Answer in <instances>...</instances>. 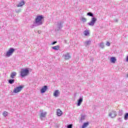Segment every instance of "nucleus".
<instances>
[{
  "label": "nucleus",
  "instance_id": "f257e3e1",
  "mask_svg": "<svg viewBox=\"0 0 128 128\" xmlns=\"http://www.w3.org/2000/svg\"><path fill=\"white\" fill-rule=\"evenodd\" d=\"M30 74V70L28 68H22L20 70V76L21 78H24L26 76Z\"/></svg>",
  "mask_w": 128,
  "mask_h": 128
},
{
  "label": "nucleus",
  "instance_id": "f03ea898",
  "mask_svg": "<svg viewBox=\"0 0 128 128\" xmlns=\"http://www.w3.org/2000/svg\"><path fill=\"white\" fill-rule=\"evenodd\" d=\"M42 20H44V16H42V15L38 16L35 20V22L38 24V26H40V24H42Z\"/></svg>",
  "mask_w": 128,
  "mask_h": 128
},
{
  "label": "nucleus",
  "instance_id": "7ed1b4c3",
  "mask_svg": "<svg viewBox=\"0 0 128 128\" xmlns=\"http://www.w3.org/2000/svg\"><path fill=\"white\" fill-rule=\"evenodd\" d=\"M16 50V49L14 48H10L8 51L6 52V56H7V58H10L12 54Z\"/></svg>",
  "mask_w": 128,
  "mask_h": 128
},
{
  "label": "nucleus",
  "instance_id": "20e7f679",
  "mask_svg": "<svg viewBox=\"0 0 128 128\" xmlns=\"http://www.w3.org/2000/svg\"><path fill=\"white\" fill-rule=\"evenodd\" d=\"M24 88V86H19L16 87L14 88L13 92L14 94H18V92H20Z\"/></svg>",
  "mask_w": 128,
  "mask_h": 128
},
{
  "label": "nucleus",
  "instance_id": "39448f33",
  "mask_svg": "<svg viewBox=\"0 0 128 128\" xmlns=\"http://www.w3.org/2000/svg\"><path fill=\"white\" fill-rule=\"evenodd\" d=\"M109 116L112 118H114L116 116V112L113 110L109 114Z\"/></svg>",
  "mask_w": 128,
  "mask_h": 128
},
{
  "label": "nucleus",
  "instance_id": "423d86ee",
  "mask_svg": "<svg viewBox=\"0 0 128 128\" xmlns=\"http://www.w3.org/2000/svg\"><path fill=\"white\" fill-rule=\"evenodd\" d=\"M82 102H84V97L82 96H80V98L78 100L77 106H80L82 104Z\"/></svg>",
  "mask_w": 128,
  "mask_h": 128
},
{
  "label": "nucleus",
  "instance_id": "0eeeda50",
  "mask_svg": "<svg viewBox=\"0 0 128 128\" xmlns=\"http://www.w3.org/2000/svg\"><path fill=\"white\" fill-rule=\"evenodd\" d=\"M46 112H42L40 115V120H42L44 118H46Z\"/></svg>",
  "mask_w": 128,
  "mask_h": 128
},
{
  "label": "nucleus",
  "instance_id": "6e6552de",
  "mask_svg": "<svg viewBox=\"0 0 128 128\" xmlns=\"http://www.w3.org/2000/svg\"><path fill=\"white\" fill-rule=\"evenodd\" d=\"M48 90V86H44L41 89H40V92L41 94H44Z\"/></svg>",
  "mask_w": 128,
  "mask_h": 128
},
{
  "label": "nucleus",
  "instance_id": "1a4fd4ad",
  "mask_svg": "<svg viewBox=\"0 0 128 128\" xmlns=\"http://www.w3.org/2000/svg\"><path fill=\"white\" fill-rule=\"evenodd\" d=\"M96 21V18H92L91 22L88 23L89 26H94Z\"/></svg>",
  "mask_w": 128,
  "mask_h": 128
},
{
  "label": "nucleus",
  "instance_id": "9d476101",
  "mask_svg": "<svg viewBox=\"0 0 128 128\" xmlns=\"http://www.w3.org/2000/svg\"><path fill=\"white\" fill-rule=\"evenodd\" d=\"M110 62L112 64H116V57H111L110 58Z\"/></svg>",
  "mask_w": 128,
  "mask_h": 128
},
{
  "label": "nucleus",
  "instance_id": "9b49d317",
  "mask_svg": "<svg viewBox=\"0 0 128 128\" xmlns=\"http://www.w3.org/2000/svg\"><path fill=\"white\" fill-rule=\"evenodd\" d=\"M16 76V72H13L11 73L10 77L11 78H14Z\"/></svg>",
  "mask_w": 128,
  "mask_h": 128
},
{
  "label": "nucleus",
  "instance_id": "f8f14e48",
  "mask_svg": "<svg viewBox=\"0 0 128 128\" xmlns=\"http://www.w3.org/2000/svg\"><path fill=\"white\" fill-rule=\"evenodd\" d=\"M54 96L56 98H58V96H60V92L58 91V90H55V92L54 93Z\"/></svg>",
  "mask_w": 128,
  "mask_h": 128
},
{
  "label": "nucleus",
  "instance_id": "ddd939ff",
  "mask_svg": "<svg viewBox=\"0 0 128 128\" xmlns=\"http://www.w3.org/2000/svg\"><path fill=\"white\" fill-rule=\"evenodd\" d=\"M64 56L65 60H70V58H71L70 56V53H67Z\"/></svg>",
  "mask_w": 128,
  "mask_h": 128
},
{
  "label": "nucleus",
  "instance_id": "4468645a",
  "mask_svg": "<svg viewBox=\"0 0 128 128\" xmlns=\"http://www.w3.org/2000/svg\"><path fill=\"white\" fill-rule=\"evenodd\" d=\"M62 114V112L60 110L58 109L57 110V116H61Z\"/></svg>",
  "mask_w": 128,
  "mask_h": 128
},
{
  "label": "nucleus",
  "instance_id": "2eb2a0df",
  "mask_svg": "<svg viewBox=\"0 0 128 128\" xmlns=\"http://www.w3.org/2000/svg\"><path fill=\"white\" fill-rule=\"evenodd\" d=\"M84 46H90V44H92V40H89L86 41L84 42Z\"/></svg>",
  "mask_w": 128,
  "mask_h": 128
},
{
  "label": "nucleus",
  "instance_id": "dca6fc26",
  "mask_svg": "<svg viewBox=\"0 0 128 128\" xmlns=\"http://www.w3.org/2000/svg\"><path fill=\"white\" fill-rule=\"evenodd\" d=\"M60 46L58 45L56 46H54L52 47V50H60Z\"/></svg>",
  "mask_w": 128,
  "mask_h": 128
},
{
  "label": "nucleus",
  "instance_id": "f3484780",
  "mask_svg": "<svg viewBox=\"0 0 128 128\" xmlns=\"http://www.w3.org/2000/svg\"><path fill=\"white\" fill-rule=\"evenodd\" d=\"M25 3H24V1H22L21 2H20L18 4L17 6L18 8H20V6H24Z\"/></svg>",
  "mask_w": 128,
  "mask_h": 128
},
{
  "label": "nucleus",
  "instance_id": "a211bd4d",
  "mask_svg": "<svg viewBox=\"0 0 128 128\" xmlns=\"http://www.w3.org/2000/svg\"><path fill=\"white\" fill-rule=\"evenodd\" d=\"M88 124H90V122H84L82 126V128H86V126H88Z\"/></svg>",
  "mask_w": 128,
  "mask_h": 128
},
{
  "label": "nucleus",
  "instance_id": "6ab92c4d",
  "mask_svg": "<svg viewBox=\"0 0 128 128\" xmlns=\"http://www.w3.org/2000/svg\"><path fill=\"white\" fill-rule=\"evenodd\" d=\"M15 82L14 79H10L8 80V84H14Z\"/></svg>",
  "mask_w": 128,
  "mask_h": 128
},
{
  "label": "nucleus",
  "instance_id": "aec40b11",
  "mask_svg": "<svg viewBox=\"0 0 128 128\" xmlns=\"http://www.w3.org/2000/svg\"><path fill=\"white\" fill-rule=\"evenodd\" d=\"M99 46L101 48H104V42H100L99 44Z\"/></svg>",
  "mask_w": 128,
  "mask_h": 128
},
{
  "label": "nucleus",
  "instance_id": "412c9836",
  "mask_svg": "<svg viewBox=\"0 0 128 128\" xmlns=\"http://www.w3.org/2000/svg\"><path fill=\"white\" fill-rule=\"evenodd\" d=\"M124 120H128V112L126 113L124 116Z\"/></svg>",
  "mask_w": 128,
  "mask_h": 128
},
{
  "label": "nucleus",
  "instance_id": "4be33fe9",
  "mask_svg": "<svg viewBox=\"0 0 128 128\" xmlns=\"http://www.w3.org/2000/svg\"><path fill=\"white\" fill-rule=\"evenodd\" d=\"M124 114V112L122 110H120L118 112V116H122Z\"/></svg>",
  "mask_w": 128,
  "mask_h": 128
},
{
  "label": "nucleus",
  "instance_id": "5701e85b",
  "mask_svg": "<svg viewBox=\"0 0 128 128\" xmlns=\"http://www.w3.org/2000/svg\"><path fill=\"white\" fill-rule=\"evenodd\" d=\"M87 16H94V14L90 12H89L87 14Z\"/></svg>",
  "mask_w": 128,
  "mask_h": 128
},
{
  "label": "nucleus",
  "instance_id": "b1692460",
  "mask_svg": "<svg viewBox=\"0 0 128 128\" xmlns=\"http://www.w3.org/2000/svg\"><path fill=\"white\" fill-rule=\"evenodd\" d=\"M85 118H86L85 116H84V115L81 116V118H80L81 120H84Z\"/></svg>",
  "mask_w": 128,
  "mask_h": 128
},
{
  "label": "nucleus",
  "instance_id": "393cba45",
  "mask_svg": "<svg viewBox=\"0 0 128 128\" xmlns=\"http://www.w3.org/2000/svg\"><path fill=\"white\" fill-rule=\"evenodd\" d=\"M67 128H72V124H69L67 125Z\"/></svg>",
  "mask_w": 128,
  "mask_h": 128
},
{
  "label": "nucleus",
  "instance_id": "a878e982",
  "mask_svg": "<svg viewBox=\"0 0 128 128\" xmlns=\"http://www.w3.org/2000/svg\"><path fill=\"white\" fill-rule=\"evenodd\" d=\"M84 36H90V32H84Z\"/></svg>",
  "mask_w": 128,
  "mask_h": 128
},
{
  "label": "nucleus",
  "instance_id": "bb28decb",
  "mask_svg": "<svg viewBox=\"0 0 128 128\" xmlns=\"http://www.w3.org/2000/svg\"><path fill=\"white\" fill-rule=\"evenodd\" d=\"M3 116H8V112H4L3 113Z\"/></svg>",
  "mask_w": 128,
  "mask_h": 128
},
{
  "label": "nucleus",
  "instance_id": "cd10ccee",
  "mask_svg": "<svg viewBox=\"0 0 128 128\" xmlns=\"http://www.w3.org/2000/svg\"><path fill=\"white\" fill-rule=\"evenodd\" d=\"M118 122H122V118H118Z\"/></svg>",
  "mask_w": 128,
  "mask_h": 128
},
{
  "label": "nucleus",
  "instance_id": "c85d7f7f",
  "mask_svg": "<svg viewBox=\"0 0 128 128\" xmlns=\"http://www.w3.org/2000/svg\"><path fill=\"white\" fill-rule=\"evenodd\" d=\"M82 20L84 22H86V18H82Z\"/></svg>",
  "mask_w": 128,
  "mask_h": 128
},
{
  "label": "nucleus",
  "instance_id": "c756f323",
  "mask_svg": "<svg viewBox=\"0 0 128 128\" xmlns=\"http://www.w3.org/2000/svg\"><path fill=\"white\" fill-rule=\"evenodd\" d=\"M106 46H110V42H108L106 43Z\"/></svg>",
  "mask_w": 128,
  "mask_h": 128
},
{
  "label": "nucleus",
  "instance_id": "7c9ffc66",
  "mask_svg": "<svg viewBox=\"0 0 128 128\" xmlns=\"http://www.w3.org/2000/svg\"><path fill=\"white\" fill-rule=\"evenodd\" d=\"M56 42H58L55 41V42H53L51 44H52V46H54V44H56Z\"/></svg>",
  "mask_w": 128,
  "mask_h": 128
},
{
  "label": "nucleus",
  "instance_id": "2f4dec72",
  "mask_svg": "<svg viewBox=\"0 0 128 128\" xmlns=\"http://www.w3.org/2000/svg\"><path fill=\"white\" fill-rule=\"evenodd\" d=\"M84 32H88L84 31Z\"/></svg>",
  "mask_w": 128,
  "mask_h": 128
},
{
  "label": "nucleus",
  "instance_id": "473e14b6",
  "mask_svg": "<svg viewBox=\"0 0 128 128\" xmlns=\"http://www.w3.org/2000/svg\"><path fill=\"white\" fill-rule=\"evenodd\" d=\"M126 78H128V74L126 75Z\"/></svg>",
  "mask_w": 128,
  "mask_h": 128
},
{
  "label": "nucleus",
  "instance_id": "72a5a7b5",
  "mask_svg": "<svg viewBox=\"0 0 128 128\" xmlns=\"http://www.w3.org/2000/svg\"><path fill=\"white\" fill-rule=\"evenodd\" d=\"M66 42V40H65V42Z\"/></svg>",
  "mask_w": 128,
  "mask_h": 128
}]
</instances>
